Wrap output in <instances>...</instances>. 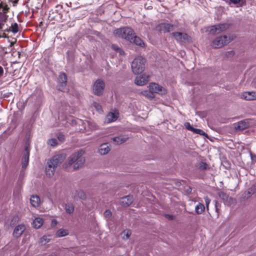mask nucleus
Returning a JSON list of instances; mask_svg holds the SVG:
<instances>
[{
  "instance_id": "25",
  "label": "nucleus",
  "mask_w": 256,
  "mask_h": 256,
  "mask_svg": "<svg viewBox=\"0 0 256 256\" xmlns=\"http://www.w3.org/2000/svg\"><path fill=\"white\" fill-rule=\"evenodd\" d=\"M128 138V137L124 136H118L114 138L113 140L114 142L117 144H120L124 142H125L127 139Z\"/></svg>"
},
{
  "instance_id": "34",
  "label": "nucleus",
  "mask_w": 256,
  "mask_h": 256,
  "mask_svg": "<svg viewBox=\"0 0 256 256\" xmlns=\"http://www.w3.org/2000/svg\"><path fill=\"white\" fill-rule=\"evenodd\" d=\"M112 48L114 50L120 52V54L123 52L122 50L116 44H113L112 45Z\"/></svg>"
},
{
  "instance_id": "14",
  "label": "nucleus",
  "mask_w": 256,
  "mask_h": 256,
  "mask_svg": "<svg viewBox=\"0 0 256 256\" xmlns=\"http://www.w3.org/2000/svg\"><path fill=\"white\" fill-rule=\"evenodd\" d=\"M219 197L223 200L225 204L230 206L235 203L236 200L233 198L230 197L226 193L220 192L218 193Z\"/></svg>"
},
{
  "instance_id": "19",
  "label": "nucleus",
  "mask_w": 256,
  "mask_h": 256,
  "mask_svg": "<svg viewBox=\"0 0 256 256\" xmlns=\"http://www.w3.org/2000/svg\"><path fill=\"white\" fill-rule=\"evenodd\" d=\"M250 126L248 120H244L238 122L236 126V128L239 130H243Z\"/></svg>"
},
{
  "instance_id": "24",
  "label": "nucleus",
  "mask_w": 256,
  "mask_h": 256,
  "mask_svg": "<svg viewBox=\"0 0 256 256\" xmlns=\"http://www.w3.org/2000/svg\"><path fill=\"white\" fill-rule=\"evenodd\" d=\"M74 198H80L82 200H85L86 198V194L84 192L81 190H76L74 193Z\"/></svg>"
},
{
  "instance_id": "13",
  "label": "nucleus",
  "mask_w": 256,
  "mask_h": 256,
  "mask_svg": "<svg viewBox=\"0 0 256 256\" xmlns=\"http://www.w3.org/2000/svg\"><path fill=\"white\" fill-rule=\"evenodd\" d=\"M149 80V76L144 74L142 75L137 76L134 82L138 86H144L148 83Z\"/></svg>"
},
{
  "instance_id": "28",
  "label": "nucleus",
  "mask_w": 256,
  "mask_h": 256,
  "mask_svg": "<svg viewBox=\"0 0 256 256\" xmlns=\"http://www.w3.org/2000/svg\"><path fill=\"white\" fill-rule=\"evenodd\" d=\"M50 235H44L39 240V244L41 246H44L50 242Z\"/></svg>"
},
{
  "instance_id": "29",
  "label": "nucleus",
  "mask_w": 256,
  "mask_h": 256,
  "mask_svg": "<svg viewBox=\"0 0 256 256\" xmlns=\"http://www.w3.org/2000/svg\"><path fill=\"white\" fill-rule=\"evenodd\" d=\"M205 210L204 205L201 203H199L195 208V212L199 214H202Z\"/></svg>"
},
{
  "instance_id": "6",
  "label": "nucleus",
  "mask_w": 256,
  "mask_h": 256,
  "mask_svg": "<svg viewBox=\"0 0 256 256\" xmlns=\"http://www.w3.org/2000/svg\"><path fill=\"white\" fill-rule=\"evenodd\" d=\"M229 26L228 24H220L210 26L208 31L211 34H216L227 30Z\"/></svg>"
},
{
  "instance_id": "17",
  "label": "nucleus",
  "mask_w": 256,
  "mask_h": 256,
  "mask_svg": "<svg viewBox=\"0 0 256 256\" xmlns=\"http://www.w3.org/2000/svg\"><path fill=\"white\" fill-rule=\"evenodd\" d=\"M133 198L130 196H127L122 198L120 200V204L124 206H128L132 204Z\"/></svg>"
},
{
  "instance_id": "18",
  "label": "nucleus",
  "mask_w": 256,
  "mask_h": 256,
  "mask_svg": "<svg viewBox=\"0 0 256 256\" xmlns=\"http://www.w3.org/2000/svg\"><path fill=\"white\" fill-rule=\"evenodd\" d=\"M242 97V98L247 100H252L256 99V92H244Z\"/></svg>"
},
{
  "instance_id": "26",
  "label": "nucleus",
  "mask_w": 256,
  "mask_h": 256,
  "mask_svg": "<svg viewBox=\"0 0 256 256\" xmlns=\"http://www.w3.org/2000/svg\"><path fill=\"white\" fill-rule=\"evenodd\" d=\"M196 166L198 169L200 170H206L210 168V166L206 163L203 162H198Z\"/></svg>"
},
{
  "instance_id": "12",
  "label": "nucleus",
  "mask_w": 256,
  "mask_h": 256,
  "mask_svg": "<svg viewBox=\"0 0 256 256\" xmlns=\"http://www.w3.org/2000/svg\"><path fill=\"white\" fill-rule=\"evenodd\" d=\"M174 25L168 23H161L158 26V29L164 33L168 32L174 30Z\"/></svg>"
},
{
  "instance_id": "8",
  "label": "nucleus",
  "mask_w": 256,
  "mask_h": 256,
  "mask_svg": "<svg viewBox=\"0 0 256 256\" xmlns=\"http://www.w3.org/2000/svg\"><path fill=\"white\" fill-rule=\"evenodd\" d=\"M10 10L6 2H0V22L4 24V22L8 20L6 14Z\"/></svg>"
},
{
  "instance_id": "4",
  "label": "nucleus",
  "mask_w": 256,
  "mask_h": 256,
  "mask_svg": "<svg viewBox=\"0 0 256 256\" xmlns=\"http://www.w3.org/2000/svg\"><path fill=\"white\" fill-rule=\"evenodd\" d=\"M113 34L115 36L125 39L127 40H132L134 30L129 27H124L116 28L114 30Z\"/></svg>"
},
{
  "instance_id": "31",
  "label": "nucleus",
  "mask_w": 256,
  "mask_h": 256,
  "mask_svg": "<svg viewBox=\"0 0 256 256\" xmlns=\"http://www.w3.org/2000/svg\"><path fill=\"white\" fill-rule=\"evenodd\" d=\"M65 210L66 213L68 214H72L74 210V206L72 204H68L65 206Z\"/></svg>"
},
{
  "instance_id": "36",
  "label": "nucleus",
  "mask_w": 256,
  "mask_h": 256,
  "mask_svg": "<svg viewBox=\"0 0 256 256\" xmlns=\"http://www.w3.org/2000/svg\"><path fill=\"white\" fill-rule=\"evenodd\" d=\"M12 31L14 33H16L18 32V25L16 23L12 25Z\"/></svg>"
},
{
  "instance_id": "23",
  "label": "nucleus",
  "mask_w": 256,
  "mask_h": 256,
  "mask_svg": "<svg viewBox=\"0 0 256 256\" xmlns=\"http://www.w3.org/2000/svg\"><path fill=\"white\" fill-rule=\"evenodd\" d=\"M43 223V220L40 217H38L33 220L32 225L35 228H39L42 226Z\"/></svg>"
},
{
  "instance_id": "37",
  "label": "nucleus",
  "mask_w": 256,
  "mask_h": 256,
  "mask_svg": "<svg viewBox=\"0 0 256 256\" xmlns=\"http://www.w3.org/2000/svg\"><path fill=\"white\" fill-rule=\"evenodd\" d=\"M196 134L204 135V132L200 129L194 128V130L192 131Z\"/></svg>"
},
{
  "instance_id": "5",
  "label": "nucleus",
  "mask_w": 256,
  "mask_h": 256,
  "mask_svg": "<svg viewBox=\"0 0 256 256\" xmlns=\"http://www.w3.org/2000/svg\"><path fill=\"white\" fill-rule=\"evenodd\" d=\"M230 41V38L227 36H220L216 38L212 41V46L214 48H220L228 44Z\"/></svg>"
},
{
  "instance_id": "33",
  "label": "nucleus",
  "mask_w": 256,
  "mask_h": 256,
  "mask_svg": "<svg viewBox=\"0 0 256 256\" xmlns=\"http://www.w3.org/2000/svg\"><path fill=\"white\" fill-rule=\"evenodd\" d=\"M131 234V232L130 230H124L122 233V238L124 239L128 240L130 237Z\"/></svg>"
},
{
  "instance_id": "15",
  "label": "nucleus",
  "mask_w": 256,
  "mask_h": 256,
  "mask_svg": "<svg viewBox=\"0 0 256 256\" xmlns=\"http://www.w3.org/2000/svg\"><path fill=\"white\" fill-rule=\"evenodd\" d=\"M30 156V148L28 145L25 146L24 152L22 158V168H25L28 164Z\"/></svg>"
},
{
  "instance_id": "45",
  "label": "nucleus",
  "mask_w": 256,
  "mask_h": 256,
  "mask_svg": "<svg viewBox=\"0 0 256 256\" xmlns=\"http://www.w3.org/2000/svg\"><path fill=\"white\" fill-rule=\"evenodd\" d=\"M18 220V216H15L12 219L11 222L12 223V224H14L13 222H16V221Z\"/></svg>"
},
{
  "instance_id": "16",
  "label": "nucleus",
  "mask_w": 256,
  "mask_h": 256,
  "mask_svg": "<svg viewBox=\"0 0 256 256\" xmlns=\"http://www.w3.org/2000/svg\"><path fill=\"white\" fill-rule=\"evenodd\" d=\"M26 230V226L24 224H18L14 229L13 235L16 238H19Z\"/></svg>"
},
{
  "instance_id": "43",
  "label": "nucleus",
  "mask_w": 256,
  "mask_h": 256,
  "mask_svg": "<svg viewBox=\"0 0 256 256\" xmlns=\"http://www.w3.org/2000/svg\"><path fill=\"white\" fill-rule=\"evenodd\" d=\"M230 2L236 4L240 2V0H230Z\"/></svg>"
},
{
  "instance_id": "9",
  "label": "nucleus",
  "mask_w": 256,
  "mask_h": 256,
  "mask_svg": "<svg viewBox=\"0 0 256 256\" xmlns=\"http://www.w3.org/2000/svg\"><path fill=\"white\" fill-rule=\"evenodd\" d=\"M172 34L176 40L180 43L189 42L190 40V38L184 32H172Z\"/></svg>"
},
{
  "instance_id": "40",
  "label": "nucleus",
  "mask_w": 256,
  "mask_h": 256,
  "mask_svg": "<svg viewBox=\"0 0 256 256\" xmlns=\"http://www.w3.org/2000/svg\"><path fill=\"white\" fill-rule=\"evenodd\" d=\"M204 199L205 200V202H206V204L207 209L208 210V206L210 202V200L208 196L204 197Z\"/></svg>"
},
{
  "instance_id": "11",
  "label": "nucleus",
  "mask_w": 256,
  "mask_h": 256,
  "mask_svg": "<svg viewBox=\"0 0 256 256\" xmlns=\"http://www.w3.org/2000/svg\"><path fill=\"white\" fill-rule=\"evenodd\" d=\"M149 88L152 93H159L163 94L166 92L164 88L156 83H150L149 85Z\"/></svg>"
},
{
  "instance_id": "41",
  "label": "nucleus",
  "mask_w": 256,
  "mask_h": 256,
  "mask_svg": "<svg viewBox=\"0 0 256 256\" xmlns=\"http://www.w3.org/2000/svg\"><path fill=\"white\" fill-rule=\"evenodd\" d=\"M104 216L106 218H109L112 216V212L109 210H106L104 212Z\"/></svg>"
},
{
  "instance_id": "47",
  "label": "nucleus",
  "mask_w": 256,
  "mask_h": 256,
  "mask_svg": "<svg viewBox=\"0 0 256 256\" xmlns=\"http://www.w3.org/2000/svg\"><path fill=\"white\" fill-rule=\"evenodd\" d=\"M12 92H8L6 94H4V96L5 97H8L12 95Z\"/></svg>"
},
{
  "instance_id": "48",
  "label": "nucleus",
  "mask_w": 256,
  "mask_h": 256,
  "mask_svg": "<svg viewBox=\"0 0 256 256\" xmlns=\"http://www.w3.org/2000/svg\"><path fill=\"white\" fill-rule=\"evenodd\" d=\"M4 24H2V22H0V31L2 30Z\"/></svg>"
},
{
  "instance_id": "21",
  "label": "nucleus",
  "mask_w": 256,
  "mask_h": 256,
  "mask_svg": "<svg viewBox=\"0 0 256 256\" xmlns=\"http://www.w3.org/2000/svg\"><path fill=\"white\" fill-rule=\"evenodd\" d=\"M110 150V148L106 144H102L98 148V152L102 155L107 154Z\"/></svg>"
},
{
  "instance_id": "38",
  "label": "nucleus",
  "mask_w": 256,
  "mask_h": 256,
  "mask_svg": "<svg viewBox=\"0 0 256 256\" xmlns=\"http://www.w3.org/2000/svg\"><path fill=\"white\" fill-rule=\"evenodd\" d=\"M184 126L188 130L192 131L194 130V128L191 126L190 123L188 122L184 123Z\"/></svg>"
},
{
  "instance_id": "32",
  "label": "nucleus",
  "mask_w": 256,
  "mask_h": 256,
  "mask_svg": "<svg viewBox=\"0 0 256 256\" xmlns=\"http://www.w3.org/2000/svg\"><path fill=\"white\" fill-rule=\"evenodd\" d=\"M47 144L52 146H54L58 144V140L56 138H52L49 139L48 142Z\"/></svg>"
},
{
  "instance_id": "27",
  "label": "nucleus",
  "mask_w": 256,
  "mask_h": 256,
  "mask_svg": "<svg viewBox=\"0 0 256 256\" xmlns=\"http://www.w3.org/2000/svg\"><path fill=\"white\" fill-rule=\"evenodd\" d=\"M118 114L114 112H110L106 116V120L108 122H111L116 120Z\"/></svg>"
},
{
  "instance_id": "10",
  "label": "nucleus",
  "mask_w": 256,
  "mask_h": 256,
  "mask_svg": "<svg viewBox=\"0 0 256 256\" xmlns=\"http://www.w3.org/2000/svg\"><path fill=\"white\" fill-rule=\"evenodd\" d=\"M67 76L66 74L62 72L60 74L58 78V90L64 91L66 85Z\"/></svg>"
},
{
  "instance_id": "46",
  "label": "nucleus",
  "mask_w": 256,
  "mask_h": 256,
  "mask_svg": "<svg viewBox=\"0 0 256 256\" xmlns=\"http://www.w3.org/2000/svg\"><path fill=\"white\" fill-rule=\"evenodd\" d=\"M57 224V222L56 220H52V226H54Z\"/></svg>"
},
{
  "instance_id": "22",
  "label": "nucleus",
  "mask_w": 256,
  "mask_h": 256,
  "mask_svg": "<svg viewBox=\"0 0 256 256\" xmlns=\"http://www.w3.org/2000/svg\"><path fill=\"white\" fill-rule=\"evenodd\" d=\"M30 202L34 207H38L40 202V198L38 196H32L30 198Z\"/></svg>"
},
{
  "instance_id": "39",
  "label": "nucleus",
  "mask_w": 256,
  "mask_h": 256,
  "mask_svg": "<svg viewBox=\"0 0 256 256\" xmlns=\"http://www.w3.org/2000/svg\"><path fill=\"white\" fill-rule=\"evenodd\" d=\"M58 138L60 142H62L65 138L63 134L60 133L58 135Z\"/></svg>"
},
{
  "instance_id": "50",
  "label": "nucleus",
  "mask_w": 256,
  "mask_h": 256,
  "mask_svg": "<svg viewBox=\"0 0 256 256\" xmlns=\"http://www.w3.org/2000/svg\"><path fill=\"white\" fill-rule=\"evenodd\" d=\"M0 2H2V0H0Z\"/></svg>"
},
{
  "instance_id": "44",
  "label": "nucleus",
  "mask_w": 256,
  "mask_h": 256,
  "mask_svg": "<svg viewBox=\"0 0 256 256\" xmlns=\"http://www.w3.org/2000/svg\"><path fill=\"white\" fill-rule=\"evenodd\" d=\"M4 74V69L2 66H0V78Z\"/></svg>"
},
{
  "instance_id": "20",
  "label": "nucleus",
  "mask_w": 256,
  "mask_h": 256,
  "mask_svg": "<svg viewBox=\"0 0 256 256\" xmlns=\"http://www.w3.org/2000/svg\"><path fill=\"white\" fill-rule=\"evenodd\" d=\"M132 40H130V42H133L137 46H144V42L138 36H134V33L132 34Z\"/></svg>"
},
{
  "instance_id": "1",
  "label": "nucleus",
  "mask_w": 256,
  "mask_h": 256,
  "mask_svg": "<svg viewBox=\"0 0 256 256\" xmlns=\"http://www.w3.org/2000/svg\"><path fill=\"white\" fill-rule=\"evenodd\" d=\"M84 152L82 150H80L77 152L70 155L68 158L67 161L63 164V167L67 168L72 164H74L73 170L78 169L82 166L85 162V158L82 156Z\"/></svg>"
},
{
  "instance_id": "42",
  "label": "nucleus",
  "mask_w": 256,
  "mask_h": 256,
  "mask_svg": "<svg viewBox=\"0 0 256 256\" xmlns=\"http://www.w3.org/2000/svg\"><path fill=\"white\" fill-rule=\"evenodd\" d=\"M165 217L168 218L169 220H173L175 218L174 216L172 215V214H166Z\"/></svg>"
},
{
  "instance_id": "35",
  "label": "nucleus",
  "mask_w": 256,
  "mask_h": 256,
  "mask_svg": "<svg viewBox=\"0 0 256 256\" xmlns=\"http://www.w3.org/2000/svg\"><path fill=\"white\" fill-rule=\"evenodd\" d=\"M93 106L96 108V110L97 111H98L99 112H100L101 111H102V108L101 106L98 102H94L93 103Z\"/></svg>"
},
{
  "instance_id": "7",
  "label": "nucleus",
  "mask_w": 256,
  "mask_h": 256,
  "mask_svg": "<svg viewBox=\"0 0 256 256\" xmlns=\"http://www.w3.org/2000/svg\"><path fill=\"white\" fill-rule=\"evenodd\" d=\"M104 87L105 84L104 81L100 79H98L94 84L93 92L96 95L101 96L104 92Z\"/></svg>"
},
{
  "instance_id": "49",
  "label": "nucleus",
  "mask_w": 256,
  "mask_h": 256,
  "mask_svg": "<svg viewBox=\"0 0 256 256\" xmlns=\"http://www.w3.org/2000/svg\"><path fill=\"white\" fill-rule=\"evenodd\" d=\"M18 0H14V3H18Z\"/></svg>"
},
{
  "instance_id": "30",
  "label": "nucleus",
  "mask_w": 256,
  "mask_h": 256,
  "mask_svg": "<svg viewBox=\"0 0 256 256\" xmlns=\"http://www.w3.org/2000/svg\"><path fill=\"white\" fill-rule=\"evenodd\" d=\"M68 232L67 230L61 228L58 230L56 232V236L57 237H62L68 234Z\"/></svg>"
},
{
  "instance_id": "3",
  "label": "nucleus",
  "mask_w": 256,
  "mask_h": 256,
  "mask_svg": "<svg viewBox=\"0 0 256 256\" xmlns=\"http://www.w3.org/2000/svg\"><path fill=\"white\" fill-rule=\"evenodd\" d=\"M146 62V59L142 56H139L136 58L131 64L133 72L135 74H139L142 72L145 68Z\"/></svg>"
},
{
  "instance_id": "2",
  "label": "nucleus",
  "mask_w": 256,
  "mask_h": 256,
  "mask_svg": "<svg viewBox=\"0 0 256 256\" xmlns=\"http://www.w3.org/2000/svg\"><path fill=\"white\" fill-rule=\"evenodd\" d=\"M66 158V156L63 154H60L54 156L48 161L47 166L46 168V172L49 177L54 176L56 168Z\"/></svg>"
}]
</instances>
